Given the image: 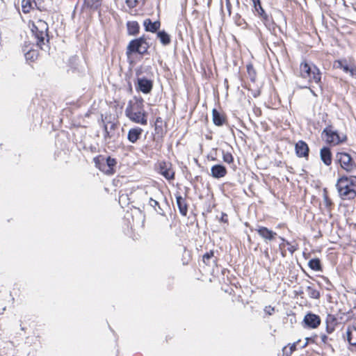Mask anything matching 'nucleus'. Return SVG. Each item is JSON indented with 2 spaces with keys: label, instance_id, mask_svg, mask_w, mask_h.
<instances>
[{
  "label": "nucleus",
  "instance_id": "c756f323",
  "mask_svg": "<svg viewBox=\"0 0 356 356\" xmlns=\"http://www.w3.org/2000/svg\"><path fill=\"white\" fill-rule=\"evenodd\" d=\"M149 204L151 207H152L156 212H158L160 214H162V213L161 212L162 211V209L160 207L159 203L156 200L152 198H149Z\"/></svg>",
  "mask_w": 356,
  "mask_h": 356
},
{
  "label": "nucleus",
  "instance_id": "37998d69",
  "mask_svg": "<svg viewBox=\"0 0 356 356\" xmlns=\"http://www.w3.org/2000/svg\"><path fill=\"white\" fill-rule=\"evenodd\" d=\"M297 345H298V342H294L292 344L289 343V349H290L293 353L296 350Z\"/></svg>",
  "mask_w": 356,
  "mask_h": 356
},
{
  "label": "nucleus",
  "instance_id": "1a4fd4ad",
  "mask_svg": "<svg viewBox=\"0 0 356 356\" xmlns=\"http://www.w3.org/2000/svg\"><path fill=\"white\" fill-rule=\"evenodd\" d=\"M138 84L136 86L137 90L141 91L145 94L149 93L152 89V81L146 78H138Z\"/></svg>",
  "mask_w": 356,
  "mask_h": 356
},
{
  "label": "nucleus",
  "instance_id": "8fccbe9b",
  "mask_svg": "<svg viewBox=\"0 0 356 356\" xmlns=\"http://www.w3.org/2000/svg\"><path fill=\"white\" fill-rule=\"evenodd\" d=\"M280 239H281V241H282V243H283V242H286V241H286V240H285L284 238H282V237H280Z\"/></svg>",
  "mask_w": 356,
  "mask_h": 356
},
{
  "label": "nucleus",
  "instance_id": "3c124183",
  "mask_svg": "<svg viewBox=\"0 0 356 356\" xmlns=\"http://www.w3.org/2000/svg\"><path fill=\"white\" fill-rule=\"evenodd\" d=\"M296 342H298V343H300V340L299 339V340H298Z\"/></svg>",
  "mask_w": 356,
  "mask_h": 356
},
{
  "label": "nucleus",
  "instance_id": "aec40b11",
  "mask_svg": "<svg viewBox=\"0 0 356 356\" xmlns=\"http://www.w3.org/2000/svg\"><path fill=\"white\" fill-rule=\"evenodd\" d=\"M176 201H177V204L179 208L180 213L182 216H186L188 213V207H187V204L186 202V200L184 197H182L181 195H177Z\"/></svg>",
  "mask_w": 356,
  "mask_h": 356
},
{
  "label": "nucleus",
  "instance_id": "2eb2a0df",
  "mask_svg": "<svg viewBox=\"0 0 356 356\" xmlns=\"http://www.w3.org/2000/svg\"><path fill=\"white\" fill-rule=\"evenodd\" d=\"M296 152L298 156L307 157L309 154V147L305 142L299 140L296 144Z\"/></svg>",
  "mask_w": 356,
  "mask_h": 356
},
{
  "label": "nucleus",
  "instance_id": "c03bdc74",
  "mask_svg": "<svg viewBox=\"0 0 356 356\" xmlns=\"http://www.w3.org/2000/svg\"><path fill=\"white\" fill-rule=\"evenodd\" d=\"M321 341L323 344L327 343L328 337L325 334H322L321 336Z\"/></svg>",
  "mask_w": 356,
  "mask_h": 356
},
{
  "label": "nucleus",
  "instance_id": "a878e982",
  "mask_svg": "<svg viewBox=\"0 0 356 356\" xmlns=\"http://www.w3.org/2000/svg\"><path fill=\"white\" fill-rule=\"evenodd\" d=\"M307 292L311 298L318 299L320 297V293L311 286H307Z\"/></svg>",
  "mask_w": 356,
  "mask_h": 356
},
{
  "label": "nucleus",
  "instance_id": "4c0bfd02",
  "mask_svg": "<svg viewBox=\"0 0 356 356\" xmlns=\"http://www.w3.org/2000/svg\"><path fill=\"white\" fill-rule=\"evenodd\" d=\"M226 8H227L229 16H230L231 13H232V4H231L229 0H226Z\"/></svg>",
  "mask_w": 356,
  "mask_h": 356
},
{
  "label": "nucleus",
  "instance_id": "9b49d317",
  "mask_svg": "<svg viewBox=\"0 0 356 356\" xmlns=\"http://www.w3.org/2000/svg\"><path fill=\"white\" fill-rule=\"evenodd\" d=\"M159 172L165 179L168 180L174 179L175 172L171 168V164L169 163H160Z\"/></svg>",
  "mask_w": 356,
  "mask_h": 356
},
{
  "label": "nucleus",
  "instance_id": "09e8293b",
  "mask_svg": "<svg viewBox=\"0 0 356 356\" xmlns=\"http://www.w3.org/2000/svg\"><path fill=\"white\" fill-rule=\"evenodd\" d=\"M282 255L283 257H284L286 256L285 251H282Z\"/></svg>",
  "mask_w": 356,
  "mask_h": 356
},
{
  "label": "nucleus",
  "instance_id": "f8f14e48",
  "mask_svg": "<svg viewBox=\"0 0 356 356\" xmlns=\"http://www.w3.org/2000/svg\"><path fill=\"white\" fill-rule=\"evenodd\" d=\"M304 323L310 328H316L321 323L320 317L314 314L309 313L305 316Z\"/></svg>",
  "mask_w": 356,
  "mask_h": 356
},
{
  "label": "nucleus",
  "instance_id": "7c9ffc66",
  "mask_svg": "<svg viewBox=\"0 0 356 356\" xmlns=\"http://www.w3.org/2000/svg\"><path fill=\"white\" fill-rule=\"evenodd\" d=\"M323 203H324L325 207L328 209H330V207L332 204V200L329 198V197L327 194L326 189H324V191H323Z\"/></svg>",
  "mask_w": 356,
  "mask_h": 356
},
{
  "label": "nucleus",
  "instance_id": "9d476101",
  "mask_svg": "<svg viewBox=\"0 0 356 356\" xmlns=\"http://www.w3.org/2000/svg\"><path fill=\"white\" fill-rule=\"evenodd\" d=\"M95 167L97 168L99 170L105 173L106 175H112V171L110 170L109 167L107 166L105 157L104 156L99 155L93 159Z\"/></svg>",
  "mask_w": 356,
  "mask_h": 356
},
{
  "label": "nucleus",
  "instance_id": "473e14b6",
  "mask_svg": "<svg viewBox=\"0 0 356 356\" xmlns=\"http://www.w3.org/2000/svg\"><path fill=\"white\" fill-rule=\"evenodd\" d=\"M22 11L24 13H27L29 12L30 10V8L31 7V2L29 1H25V0H23L22 1Z\"/></svg>",
  "mask_w": 356,
  "mask_h": 356
},
{
  "label": "nucleus",
  "instance_id": "f257e3e1",
  "mask_svg": "<svg viewBox=\"0 0 356 356\" xmlns=\"http://www.w3.org/2000/svg\"><path fill=\"white\" fill-rule=\"evenodd\" d=\"M142 98H135L134 100H130L125 109V115L133 122L146 125L147 118Z\"/></svg>",
  "mask_w": 356,
  "mask_h": 356
},
{
  "label": "nucleus",
  "instance_id": "b1692460",
  "mask_svg": "<svg viewBox=\"0 0 356 356\" xmlns=\"http://www.w3.org/2000/svg\"><path fill=\"white\" fill-rule=\"evenodd\" d=\"M308 266L312 270L315 271H320L322 270L320 259L318 258L309 260Z\"/></svg>",
  "mask_w": 356,
  "mask_h": 356
},
{
  "label": "nucleus",
  "instance_id": "4468645a",
  "mask_svg": "<svg viewBox=\"0 0 356 356\" xmlns=\"http://www.w3.org/2000/svg\"><path fill=\"white\" fill-rule=\"evenodd\" d=\"M227 173L226 168L220 164L214 165L211 168V175L215 179L222 178Z\"/></svg>",
  "mask_w": 356,
  "mask_h": 356
},
{
  "label": "nucleus",
  "instance_id": "412c9836",
  "mask_svg": "<svg viewBox=\"0 0 356 356\" xmlns=\"http://www.w3.org/2000/svg\"><path fill=\"white\" fill-rule=\"evenodd\" d=\"M347 340L350 345L356 346V327H352L348 329Z\"/></svg>",
  "mask_w": 356,
  "mask_h": 356
},
{
  "label": "nucleus",
  "instance_id": "4be33fe9",
  "mask_svg": "<svg viewBox=\"0 0 356 356\" xmlns=\"http://www.w3.org/2000/svg\"><path fill=\"white\" fill-rule=\"evenodd\" d=\"M127 31L129 35H135L139 32V25L137 22H128L127 24Z\"/></svg>",
  "mask_w": 356,
  "mask_h": 356
},
{
  "label": "nucleus",
  "instance_id": "a18cd8bd",
  "mask_svg": "<svg viewBox=\"0 0 356 356\" xmlns=\"http://www.w3.org/2000/svg\"><path fill=\"white\" fill-rule=\"evenodd\" d=\"M305 339H306L305 343L303 345L301 346L302 348H305L308 345L309 341H312V339L311 338H308V337L306 338Z\"/></svg>",
  "mask_w": 356,
  "mask_h": 356
},
{
  "label": "nucleus",
  "instance_id": "ea45409f",
  "mask_svg": "<svg viewBox=\"0 0 356 356\" xmlns=\"http://www.w3.org/2000/svg\"><path fill=\"white\" fill-rule=\"evenodd\" d=\"M274 311H275L274 307H272L270 306L266 307V308H265V312L267 314H268L269 315H271L273 313Z\"/></svg>",
  "mask_w": 356,
  "mask_h": 356
},
{
  "label": "nucleus",
  "instance_id": "f704fd0d",
  "mask_svg": "<svg viewBox=\"0 0 356 356\" xmlns=\"http://www.w3.org/2000/svg\"><path fill=\"white\" fill-rule=\"evenodd\" d=\"M25 56L26 59L34 60L37 57V53L35 51L31 50L25 54Z\"/></svg>",
  "mask_w": 356,
  "mask_h": 356
},
{
  "label": "nucleus",
  "instance_id": "39448f33",
  "mask_svg": "<svg viewBox=\"0 0 356 356\" xmlns=\"http://www.w3.org/2000/svg\"><path fill=\"white\" fill-rule=\"evenodd\" d=\"M322 136L326 143L332 145H337L346 140V136L339 134L332 126L326 127L322 132Z\"/></svg>",
  "mask_w": 356,
  "mask_h": 356
},
{
  "label": "nucleus",
  "instance_id": "6e6552de",
  "mask_svg": "<svg viewBox=\"0 0 356 356\" xmlns=\"http://www.w3.org/2000/svg\"><path fill=\"white\" fill-rule=\"evenodd\" d=\"M255 15H257L264 25L270 29L273 26L272 17L268 15L262 8L260 0H252Z\"/></svg>",
  "mask_w": 356,
  "mask_h": 356
},
{
  "label": "nucleus",
  "instance_id": "7ed1b4c3",
  "mask_svg": "<svg viewBox=\"0 0 356 356\" xmlns=\"http://www.w3.org/2000/svg\"><path fill=\"white\" fill-rule=\"evenodd\" d=\"M300 76L307 79L310 83L319 84L321 80L320 70L314 64L304 61L300 65Z\"/></svg>",
  "mask_w": 356,
  "mask_h": 356
},
{
  "label": "nucleus",
  "instance_id": "f03ea898",
  "mask_svg": "<svg viewBox=\"0 0 356 356\" xmlns=\"http://www.w3.org/2000/svg\"><path fill=\"white\" fill-rule=\"evenodd\" d=\"M339 196L343 200H353L356 197V191L354 189L353 180L348 177H340L337 182Z\"/></svg>",
  "mask_w": 356,
  "mask_h": 356
},
{
  "label": "nucleus",
  "instance_id": "2f4dec72",
  "mask_svg": "<svg viewBox=\"0 0 356 356\" xmlns=\"http://www.w3.org/2000/svg\"><path fill=\"white\" fill-rule=\"evenodd\" d=\"M335 67L342 69L345 72H350L351 70L347 64L341 60L336 62Z\"/></svg>",
  "mask_w": 356,
  "mask_h": 356
},
{
  "label": "nucleus",
  "instance_id": "ddd939ff",
  "mask_svg": "<svg viewBox=\"0 0 356 356\" xmlns=\"http://www.w3.org/2000/svg\"><path fill=\"white\" fill-rule=\"evenodd\" d=\"M259 236L263 238L266 241H270L275 238L277 234L266 227L260 226L257 229Z\"/></svg>",
  "mask_w": 356,
  "mask_h": 356
},
{
  "label": "nucleus",
  "instance_id": "49530a36",
  "mask_svg": "<svg viewBox=\"0 0 356 356\" xmlns=\"http://www.w3.org/2000/svg\"><path fill=\"white\" fill-rule=\"evenodd\" d=\"M350 73L351 74L352 76H356V68L355 67H352L350 71Z\"/></svg>",
  "mask_w": 356,
  "mask_h": 356
},
{
  "label": "nucleus",
  "instance_id": "f3484780",
  "mask_svg": "<svg viewBox=\"0 0 356 356\" xmlns=\"http://www.w3.org/2000/svg\"><path fill=\"white\" fill-rule=\"evenodd\" d=\"M320 156L323 163L329 166L332 163V153L330 149L327 147H323L321 149Z\"/></svg>",
  "mask_w": 356,
  "mask_h": 356
},
{
  "label": "nucleus",
  "instance_id": "de8ad7c7",
  "mask_svg": "<svg viewBox=\"0 0 356 356\" xmlns=\"http://www.w3.org/2000/svg\"><path fill=\"white\" fill-rule=\"evenodd\" d=\"M285 244H286V242H283V243H280L279 245L280 249L282 250V248L284 247Z\"/></svg>",
  "mask_w": 356,
  "mask_h": 356
},
{
  "label": "nucleus",
  "instance_id": "72a5a7b5",
  "mask_svg": "<svg viewBox=\"0 0 356 356\" xmlns=\"http://www.w3.org/2000/svg\"><path fill=\"white\" fill-rule=\"evenodd\" d=\"M213 257V251L208 252L203 255V261L207 265H208V264H209V259H211Z\"/></svg>",
  "mask_w": 356,
  "mask_h": 356
},
{
  "label": "nucleus",
  "instance_id": "cd10ccee",
  "mask_svg": "<svg viewBox=\"0 0 356 356\" xmlns=\"http://www.w3.org/2000/svg\"><path fill=\"white\" fill-rule=\"evenodd\" d=\"M222 160L224 162L229 163V164L233 163L234 157L230 152H225L224 150H222Z\"/></svg>",
  "mask_w": 356,
  "mask_h": 356
},
{
  "label": "nucleus",
  "instance_id": "dca6fc26",
  "mask_svg": "<svg viewBox=\"0 0 356 356\" xmlns=\"http://www.w3.org/2000/svg\"><path fill=\"white\" fill-rule=\"evenodd\" d=\"M142 133L143 129L140 127L131 128L128 131L127 139L131 143H135L140 138Z\"/></svg>",
  "mask_w": 356,
  "mask_h": 356
},
{
  "label": "nucleus",
  "instance_id": "c85d7f7f",
  "mask_svg": "<svg viewBox=\"0 0 356 356\" xmlns=\"http://www.w3.org/2000/svg\"><path fill=\"white\" fill-rule=\"evenodd\" d=\"M105 161L108 167L112 171V175L114 173V167L116 165V160L111 158L110 156L105 158Z\"/></svg>",
  "mask_w": 356,
  "mask_h": 356
},
{
  "label": "nucleus",
  "instance_id": "0eeeda50",
  "mask_svg": "<svg viewBox=\"0 0 356 356\" xmlns=\"http://www.w3.org/2000/svg\"><path fill=\"white\" fill-rule=\"evenodd\" d=\"M149 45L146 40L143 37L132 40L127 49V54L129 55L132 53H138L143 55L147 53Z\"/></svg>",
  "mask_w": 356,
  "mask_h": 356
},
{
  "label": "nucleus",
  "instance_id": "423d86ee",
  "mask_svg": "<svg viewBox=\"0 0 356 356\" xmlns=\"http://www.w3.org/2000/svg\"><path fill=\"white\" fill-rule=\"evenodd\" d=\"M336 161L341 168L348 173H352L356 170V163L350 155L346 152H338L336 154Z\"/></svg>",
  "mask_w": 356,
  "mask_h": 356
},
{
  "label": "nucleus",
  "instance_id": "e433bc0d",
  "mask_svg": "<svg viewBox=\"0 0 356 356\" xmlns=\"http://www.w3.org/2000/svg\"><path fill=\"white\" fill-rule=\"evenodd\" d=\"M283 356H291L293 352L289 349L287 346H285L282 349Z\"/></svg>",
  "mask_w": 356,
  "mask_h": 356
},
{
  "label": "nucleus",
  "instance_id": "c9c22d12",
  "mask_svg": "<svg viewBox=\"0 0 356 356\" xmlns=\"http://www.w3.org/2000/svg\"><path fill=\"white\" fill-rule=\"evenodd\" d=\"M286 244L289 246L288 247V250L291 253L293 254L295 251H296V250L298 249L297 246H295V245H292L290 244V243L289 241H286Z\"/></svg>",
  "mask_w": 356,
  "mask_h": 356
},
{
  "label": "nucleus",
  "instance_id": "20e7f679",
  "mask_svg": "<svg viewBox=\"0 0 356 356\" xmlns=\"http://www.w3.org/2000/svg\"><path fill=\"white\" fill-rule=\"evenodd\" d=\"M47 31L48 24L43 20H38L33 24L31 31L36 39L37 45L41 49H42V45L45 44V40L48 42Z\"/></svg>",
  "mask_w": 356,
  "mask_h": 356
},
{
  "label": "nucleus",
  "instance_id": "a211bd4d",
  "mask_svg": "<svg viewBox=\"0 0 356 356\" xmlns=\"http://www.w3.org/2000/svg\"><path fill=\"white\" fill-rule=\"evenodd\" d=\"M143 25L146 31L155 33L159 29L161 23L159 21L152 22L150 19H146L144 20Z\"/></svg>",
  "mask_w": 356,
  "mask_h": 356
},
{
  "label": "nucleus",
  "instance_id": "a19ab883",
  "mask_svg": "<svg viewBox=\"0 0 356 356\" xmlns=\"http://www.w3.org/2000/svg\"><path fill=\"white\" fill-rule=\"evenodd\" d=\"M334 330V327L333 325H329L327 323V326H326V331L327 333L330 334L332 333Z\"/></svg>",
  "mask_w": 356,
  "mask_h": 356
},
{
  "label": "nucleus",
  "instance_id": "5701e85b",
  "mask_svg": "<svg viewBox=\"0 0 356 356\" xmlns=\"http://www.w3.org/2000/svg\"><path fill=\"white\" fill-rule=\"evenodd\" d=\"M157 37L163 45H168L170 43V35L164 31H159L157 33Z\"/></svg>",
  "mask_w": 356,
  "mask_h": 356
},
{
  "label": "nucleus",
  "instance_id": "6ab92c4d",
  "mask_svg": "<svg viewBox=\"0 0 356 356\" xmlns=\"http://www.w3.org/2000/svg\"><path fill=\"white\" fill-rule=\"evenodd\" d=\"M212 120L216 126H222L226 120L225 115L216 108H213L212 111Z\"/></svg>",
  "mask_w": 356,
  "mask_h": 356
},
{
  "label": "nucleus",
  "instance_id": "393cba45",
  "mask_svg": "<svg viewBox=\"0 0 356 356\" xmlns=\"http://www.w3.org/2000/svg\"><path fill=\"white\" fill-rule=\"evenodd\" d=\"M102 0H84V6L90 9H97L102 3Z\"/></svg>",
  "mask_w": 356,
  "mask_h": 356
},
{
  "label": "nucleus",
  "instance_id": "bb28decb",
  "mask_svg": "<svg viewBox=\"0 0 356 356\" xmlns=\"http://www.w3.org/2000/svg\"><path fill=\"white\" fill-rule=\"evenodd\" d=\"M115 127V124L113 123L110 124V130H108V124H104V138L105 139L111 138L113 134L111 133V130H113Z\"/></svg>",
  "mask_w": 356,
  "mask_h": 356
},
{
  "label": "nucleus",
  "instance_id": "79ce46f5",
  "mask_svg": "<svg viewBox=\"0 0 356 356\" xmlns=\"http://www.w3.org/2000/svg\"><path fill=\"white\" fill-rule=\"evenodd\" d=\"M126 2L129 7L133 8L136 6V0H126Z\"/></svg>",
  "mask_w": 356,
  "mask_h": 356
},
{
  "label": "nucleus",
  "instance_id": "58836bf2",
  "mask_svg": "<svg viewBox=\"0 0 356 356\" xmlns=\"http://www.w3.org/2000/svg\"><path fill=\"white\" fill-rule=\"evenodd\" d=\"M235 22L237 25L241 26L244 22V20L243 19H241V17L238 15H236Z\"/></svg>",
  "mask_w": 356,
  "mask_h": 356
}]
</instances>
